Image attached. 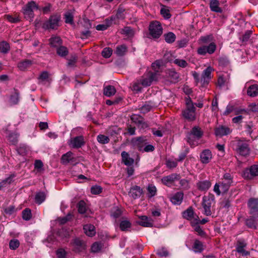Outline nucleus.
<instances>
[{
  "mask_svg": "<svg viewBox=\"0 0 258 258\" xmlns=\"http://www.w3.org/2000/svg\"><path fill=\"white\" fill-rule=\"evenodd\" d=\"M231 146L233 150L241 156L246 157L249 154L250 150L248 140L236 138L231 142Z\"/></svg>",
  "mask_w": 258,
  "mask_h": 258,
  "instance_id": "1",
  "label": "nucleus"
},
{
  "mask_svg": "<svg viewBox=\"0 0 258 258\" xmlns=\"http://www.w3.org/2000/svg\"><path fill=\"white\" fill-rule=\"evenodd\" d=\"M221 180L214 187V191L218 196H220L221 193L226 192L229 189L233 182V177L230 173H226Z\"/></svg>",
  "mask_w": 258,
  "mask_h": 258,
  "instance_id": "2",
  "label": "nucleus"
},
{
  "mask_svg": "<svg viewBox=\"0 0 258 258\" xmlns=\"http://www.w3.org/2000/svg\"><path fill=\"white\" fill-rule=\"evenodd\" d=\"M160 61L158 60L152 63L151 70H147L144 75V78L141 81H158L161 79Z\"/></svg>",
  "mask_w": 258,
  "mask_h": 258,
  "instance_id": "3",
  "label": "nucleus"
},
{
  "mask_svg": "<svg viewBox=\"0 0 258 258\" xmlns=\"http://www.w3.org/2000/svg\"><path fill=\"white\" fill-rule=\"evenodd\" d=\"M60 21L61 16L59 14H52L48 19L41 23V28L49 31L57 30L61 25Z\"/></svg>",
  "mask_w": 258,
  "mask_h": 258,
  "instance_id": "4",
  "label": "nucleus"
},
{
  "mask_svg": "<svg viewBox=\"0 0 258 258\" xmlns=\"http://www.w3.org/2000/svg\"><path fill=\"white\" fill-rule=\"evenodd\" d=\"M203 131L198 126L192 127L190 132L187 135V142L191 147H195L198 144L199 140L203 135Z\"/></svg>",
  "mask_w": 258,
  "mask_h": 258,
  "instance_id": "5",
  "label": "nucleus"
},
{
  "mask_svg": "<svg viewBox=\"0 0 258 258\" xmlns=\"http://www.w3.org/2000/svg\"><path fill=\"white\" fill-rule=\"evenodd\" d=\"M34 10H40V7L35 1L28 2L22 9L25 18L32 21L35 15Z\"/></svg>",
  "mask_w": 258,
  "mask_h": 258,
  "instance_id": "6",
  "label": "nucleus"
},
{
  "mask_svg": "<svg viewBox=\"0 0 258 258\" xmlns=\"http://www.w3.org/2000/svg\"><path fill=\"white\" fill-rule=\"evenodd\" d=\"M149 35L148 38L156 40L163 33V28L160 23L157 21L150 22L149 26Z\"/></svg>",
  "mask_w": 258,
  "mask_h": 258,
  "instance_id": "7",
  "label": "nucleus"
},
{
  "mask_svg": "<svg viewBox=\"0 0 258 258\" xmlns=\"http://www.w3.org/2000/svg\"><path fill=\"white\" fill-rule=\"evenodd\" d=\"M186 109L182 111L183 116L190 121L195 120L196 116L195 107L189 98H186Z\"/></svg>",
  "mask_w": 258,
  "mask_h": 258,
  "instance_id": "8",
  "label": "nucleus"
},
{
  "mask_svg": "<svg viewBox=\"0 0 258 258\" xmlns=\"http://www.w3.org/2000/svg\"><path fill=\"white\" fill-rule=\"evenodd\" d=\"M214 201L215 196L212 194H209L207 196L203 197L202 206L204 210V213L206 215L209 216L211 215V207Z\"/></svg>",
  "mask_w": 258,
  "mask_h": 258,
  "instance_id": "9",
  "label": "nucleus"
},
{
  "mask_svg": "<svg viewBox=\"0 0 258 258\" xmlns=\"http://www.w3.org/2000/svg\"><path fill=\"white\" fill-rule=\"evenodd\" d=\"M179 178V174L177 173H172L162 177L161 181L164 185L168 186H171L175 181L178 180Z\"/></svg>",
  "mask_w": 258,
  "mask_h": 258,
  "instance_id": "10",
  "label": "nucleus"
},
{
  "mask_svg": "<svg viewBox=\"0 0 258 258\" xmlns=\"http://www.w3.org/2000/svg\"><path fill=\"white\" fill-rule=\"evenodd\" d=\"M73 246V250L76 252H80L82 251L86 248L85 243L80 238H75L73 241L71 242Z\"/></svg>",
  "mask_w": 258,
  "mask_h": 258,
  "instance_id": "11",
  "label": "nucleus"
},
{
  "mask_svg": "<svg viewBox=\"0 0 258 258\" xmlns=\"http://www.w3.org/2000/svg\"><path fill=\"white\" fill-rule=\"evenodd\" d=\"M139 220L137 222L139 225L145 227H153L154 221L152 219L147 216H139Z\"/></svg>",
  "mask_w": 258,
  "mask_h": 258,
  "instance_id": "12",
  "label": "nucleus"
},
{
  "mask_svg": "<svg viewBox=\"0 0 258 258\" xmlns=\"http://www.w3.org/2000/svg\"><path fill=\"white\" fill-rule=\"evenodd\" d=\"M143 194V189L137 185L132 186L129 191V196L134 199L139 198Z\"/></svg>",
  "mask_w": 258,
  "mask_h": 258,
  "instance_id": "13",
  "label": "nucleus"
},
{
  "mask_svg": "<svg viewBox=\"0 0 258 258\" xmlns=\"http://www.w3.org/2000/svg\"><path fill=\"white\" fill-rule=\"evenodd\" d=\"M252 216L246 221V225L250 228L256 229L258 225V211L256 213H251Z\"/></svg>",
  "mask_w": 258,
  "mask_h": 258,
  "instance_id": "14",
  "label": "nucleus"
},
{
  "mask_svg": "<svg viewBox=\"0 0 258 258\" xmlns=\"http://www.w3.org/2000/svg\"><path fill=\"white\" fill-rule=\"evenodd\" d=\"M85 144L83 136H78L72 139L70 145L74 148H79Z\"/></svg>",
  "mask_w": 258,
  "mask_h": 258,
  "instance_id": "15",
  "label": "nucleus"
},
{
  "mask_svg": "<svg viewBox=\"0 0 258 258\" xmlns=\"http://www.w3.org/2000/svg\"><path fill=\"white\" fill-rule=\"evenodd\" d=\"M231 132V130L226 126L220 125L216 128L215 134L216 136L222 137L230 134Z\"/></svg>",
  "mask_w": 258,
  "mask_h": 258,
  "instance_id": "16",
  "label": "nucleus"
},
{
  "mask_svg": "<svg viewBox=\"0 0 258 258\" xmlns=\"http://www.w3.org/2000/svg\"><path fill=\"white\" fill-rule=\"evenodd\" d=\"M212 158V154L210 150H204L200 154L201 162L203 164H208Z\"/></svg>",
  "mask_w": 258,
  "mask_h": 258,
  "instance_id": "17",
  "label": "nucleus"
},
{
  "mask_svg": "<svg viewBox=\"0 0 258 258\" xmlns=\"http://www.w3.org/2000/svg\"><path fill=\"white\" fill-rule=\"evenodd\" d=\"M152 82H135L132 85V89L137 92L141 91L143 87L149 86Z\"/></svg>",
  "mask_w": 258,
  "mask_h": 258,
  "instance_id": "18",
  "label": "nucleus"
},
{
  "mask_svg": "<svg viewBox=\"0 0 258 258\" xmlns=\"http://www.w3.org/2000/svg\"><path fill=\"white\" fill-rule=\"evenodd\" d=\"M246 246V243L244 240H238L236 245V250L242 256H246L249 254V252L245 250L244 248Z\"/></svg>",
  "mask_w": 258,
  "mask_h": 258,
  "instance_id": "19",
  "label": "nucleus"
},
{
  "mask_svg": "<svg viewBox=\"0 0 258 258\" xmlns=\"http://www.w3.org/2000/svg\"><path fill=\"white\" fill-rule=\"evenodd\" d=\"M86 23V28L88 29L85 31H82L80 32V38L82 39H86L91 36V32L89 30L92 28V24L89 20L85 21Z\"/></svg>",
  "mask_w": 258,
  "mask_h": 258,
  "instance_id": "20",
  "label": "nucleus"
},
{
  "mask_svg": "<svg viewBox=\"0 0 258 258\" xmlns=\"http://www.w3.org/2000/svg\"><path fill=\"white\" fill-rule=\"evenodd\" d=\"M132 142L135 146H137L139 148L140 151H142L143 146L146 145L147 143L146 137L135 138L133 139Z\"/></svg>",
  "mask_w": 258,
  "mask_h": 258,
  "instance_id": "21",
  "label": "nucleus"
},
{
  "mask_svg": "<svg viewBox=\"0 0 258 258\" xmlns=\"http://www.w3.org/2000/svg\"><path fill=\"white\" fill-rule=\"evenodd\" d=\"M183 198V193L181 191H179L170 197V201L174 205H180Z\"/></svg>",
  "mask_w": 258,
  "mask_h": 258,
  "instance_id": "22",
  "label": "nucleus"
},
{
  "mask_svg": "<svg viewBox=\"0 0 258 258\" xmlns=\"http://www.w3.org/2000/svg\"><path fill=\"white\" fill-rule=\"evenodd\" d=\"M32 64V61L25 59L18 63L17 66L19 69L22 71H25L29 69Z\"/></svg>",
  "mask_w": 258,
  "mask_h": 258,
  "instance_id": "23",
  "label": "nucleus"
},
{
  "mask_svg": "<svg viewBox=\"0 0 258 258\" xmlns=\"http://www.w3.org/2000/svg\"><path fill=\"white\" fill-rule=\"evenodd\" d=\"M49 41L50 46L56 49L62 44V40L59 36L51 37L49 38Z\"/></svg>",
  "mask_w": 258,
  "mask_h": 258,
  "instance_id": "24",
  "label": "nucleus"
},
{
  "mask_svg": "<svg viewBox=\"0 0 258 258\" xmlns=\"http://www.w3.org/2000/svg\"><path fill=\"white\" fill-rule=\"evenodd\" d=\"M211 186V183L209 180L200 181L197 182V186L201 191H207Z\"/></svg>",
  "mask_w": 258,
  "mask_h": 258,
  "instance_id": "25",
  "label": "nucleus"
},
{
  "mask_svg": "<svg viewBox=\"0 0 258 258\" xmlns=\"http://www.w3.org/2000/svg\"><path fill=\"white\" fill-rule=\"evenodd\" d=\"M73 153L71 152H68L67 153L63 154L61 158V162L63 164H67L70 162H73L75 161V158L73 156Z\"/></svg>",
  "mask_w": 258,
  "mask_h": 258,
  "instance_id": "26",
  "label": "nucleus"
},
{
  "mask_svg": "<svg viewBox=\"0 0 258 258\" xmlns=\"http://www.w3.org/2000/svg\"><path fill=\"white\" fill-rule=\"evenodd\" d=\"M219 2L218 0H210V8L211 11L221 13L222 9L219 7Z\"/></svg>",
  "mask_w": 258,
  "mask_h": 258,
  "instance_id": "27",
  "label": "nucleus"
},
{
  "mask_svg": "<svg viewBox=\"0 0 258 258\" xmlns=\"http://www.w3.org/2000/svg\"><path fill=\"white\" fill-rule=\"evenodd\" d=\"M251 213H256L258 211V199H250L248 203Z\"/></svg>",
  "mask_w": 258,
  "mask_h": 258,
  "instance_id": "28",
  "label": "nucleus"
},
{
  "mask_svg": "<svg viewBox=\"0 0 258 258\" xmlns=\"http://www.w3.org/2000/svg\"><path fill=\"white\" fill-rule=\"evenodd\" d=\"M121 157L122 162L126 165L131 166L134 162V160L130 158L128 154L125 151L121 153Z\"/></svg>",
  "mask_w": 258,
  "mask_h": 258,
  "instance_id": "29",
  "label": "nucleus"
},
{
  "mask_svg": "<svg viewBox=\"0 0 258 258\" xmlns=\"http://www.w3.org/2000/svg\"><path fill=\"white\" fill-rule=\"evenodd\" d=\"M116 92V91L115 87L111 85H108L105 87L103 89L104 95L108 97L113 96Z\"/></svg>",
  "mask_w": 258,
  "mask_h": 258,
  "instance_id": "30",
  "label": "nucleus"
},
{
  "mask_svg": "<svg viewBox=\"0 0 258 258\" xmlns=\"http://www.w3.org/2000/svg\"><path fill=\"white\" fill-rule=\"evenodd\" d=\"M84 230L85 234L90 237L94 236L96 233L94 226L91 224L84 225Z\"/></svg>",
  "mask_w": 258,
  "mask_h": 258,
  "instance_id": "31",
  "label": "nucleus"
},
{
  "mask_svg": "<svg viewBox=\"0 0 258 258\" xmlns=\"http://www.w3.org/2000/svg\"><path fill=\"white\" fill-rule=\"evenodd\" d=\"M213 69L211 67H208L205 69L202 74V78L205 81L206 80H210L212 78V72Z\"/></svg>",
  "mask_w": 258,
  "mask_h": 258,
  "instance_id": "32",
  "label": "nucleus"
},
{
  "mask_svg": "<svg viewBox=\"0 0 258 258\" xmlns=\"http://www.w3.org/2000/svg\"><path fill=\"white\" fill-rule=\"evenodd\" d=\"M165 41L169 44L173 43L176 39V35L172 32H169L164 34Z\"/></svg>",
  "mask_w": 258,
  "mask_h": 258,
  "instance_id": "33",
  "label": "nucleus"
},
{
  "mask_svg": "<svg viewBox=\"0 0 258 258\" xmlns=\"http://www.w3.org/2000/svg\"><path fill=\"white\" fill-rule=\"evenodd\" d=\"M132 225L130 221L126 219H122L119 224V227L121 231H128Z\"/></svg>",
  "mask_w": 258,
  "mask_h": 258,
  "instance_id": "34",
  "label": "nucleus"
},
{
  "mask_svg": "<svg viewBox=\"0 0 258 258\" xmlns=\"http://www.w3.org/2000/svg\"><path fill=\"white\" fill-rule=\"evenodd\" d=\"M247 93L250 97H255L258 95V86L253 85L250 86L247 90Z\"/></svg>",
  "mask_w": 258,
  "mask_h": 258,
  "instance_id": "35",
  "label": "nucleus"
},
{
  "mask_svg": "<svg viewBox=\"0 0 258 258\" xmlns=\"http://www.w3.org/2000/svg\"><path fill=\"white\" fill-rule=\"evenodd\" d=\"M192 249L196 253L201 252L204 250V246L202 242L198 240H196L193 244Z\"/></svg>",
  "mask_w": 258,
  "mask_h": 258,
  "instance_id": "36",
  "label": "nucleus"
},
{
  "mask_svg": "<svg viewBox=\"0 0 258 258\" xmlns=\"http://www.w3.org/2000/svg\"><path fill=\"white\" fill-rule=\"evenodd\" d=\"M56 53L58 55L64 57L69 53V51L67 47L62 45L56 49Z\"/></svg>",
  "mask_w": 258,
  "mask_h": 258,
  "instance_id": "37",
  "label": "nucleus"
},
{
  "mask_svg": "<svg viewBox=\"0 0 258 258\" xmlns=\"http://www.w3.org/2000/svg\"><path fill=\"white\" fill-rule=\"evenodd\" d=\"M218 63L219 66L221 67H229L230 64V61L227 57L222 56L219 58Z\"/></svg>",
  "mask_w": 258,
  "mask_h": 258,
  "instance_id": "38",
  "label": "nucleus"
},
{
  "mask_svg": "<svg viewBox=\"0 0 258 258\" xmlns=\"http://www.w3.org/2000/svg\"><path fill=\"white\" fill-rule=\"evenodd\" d=\"M147 197L151 198L154 197L157 194V188L153 184H149L147 187Z\"/></svg>",
  "mask_w": 258,
  "mask_h": 258,
  "instance_id": "39",
  "label": "nucleus"
},
{
  "mask_svg": "<svg viewBox=\"0 0 258 258\" xmlns=\"http://www.w3.org/2000/svg\"><path fill=\"white\" fill-rule=\"evenodd\" d=\"M46 198V194L44 192H38L35 196V202L40 205L44 201Z\"/></svg>",
  "mask_w": 258,
  "mask_h": 258,
  "instance_id": "40",
  "label": "nucleus"
},
{
  "mask_svg": "<svg viewBox=\"0 0 258 258\" xmlns=\"http://www.w3.org/2000/svg\"><path fill=\"white\" fill-rule=\"evenodd\" d=\"M127 51V47L125 45L117 46L116 48L115 53L118 56H123Z\"/></svg>",
  "mask_w": 258,
  "mask_h": 258,
  "instance_id": "41",
  "label": "nucleus"
},
{
  "mask_svg": "<svg viewBox=\"0 0 258 258\" xmlns=\"http://www.w3.org/2000/svg\"><path fill=\"white\" fill-rule=\"evenodd\" d=\"M194 211L191 207L188 208L186 211L183 212V217L187 220H191L194 217Z\"/></svg>",
  "mask_w": 258,
  "mask_h": 258,
  "instance_id": "42",
  "label": "nucleus"
},
{
  "mask_svg": "<svg viewBox=\"0 0 258 258\" xmlns=\"http://www.w3.org/2000/svg\"><path fill=\"white\" fill-rule=\"evenodd\" d=\"M19 101V92L16 91L13 94H12L10 98L9 103L11 105L17 104Z\"/></svg>",
  "mask_w": 258,
  "mask_h": 258,
  "instance_id": "43",
  "label": "nucleus"
},
{
  "mask_svg": "<svg viewBox=\"0 0 258 258\" xmlns=\"http://www.w3.org/2000/svg\"><path fill=\"white\" fill-rule=\"evenodd\" d=\"M10 49L9 44L6 41H3L0 42V52L3 53H7Z\"/></svg>",
  "mask_w": 258,
  "mask_h": 258,
  "instance_id": "44",
  "label": "nucleus"
},
{
  "mask_svg": "<svg viewBox=\"0 0 258 258\" xmlns=\"http://www.w3.org/2000/svg\"><path fill=\"white\" fill-rule=\"evenodd\" d=\"M204 46H205L207 53L209 54H213L216 49V45L214 42H211L208 45H204Z\"/></svg>",
  "mask_w": 258,
  "mask_h": 258,
  "instance_id": "45",
  "label": "nucleus"
},
{
  "mask_svg": "<svg viewBox=\"0 0 258 258\" xmlns=\"http://www.w3.org/2000/svg\"><path fill=\"white\" fill-rule=\"evenodd\" d=\"M66 23L73 24L74 23V16L70 12H66L64 15Z\"/></svg>",
  "mask_w": 258,
  "mask_h": 258,
  "instance_id": "46",
  "label": "nucleus"
},
{
  "mask_svg": "<svg viewBox=\"0 0 258 258\" xmlns=\"http://www.w3.org/2000/svg\"><path fill=\"white\" fill-rule=\"evenodd\" d=\"M97 141L101 144H106L109 143V138L103 135H99L97 137Z\"/></svg>",
  "mask_w": 258,
  "mask_h": 258,
  "instance_id": "47",
  "label": "nucleus"
},
{
  "mask_svg": "<svg viewBox=\"0 0 258 258\" xmlns=\"http://www.w3.org/2000/svg\"><path fill=\"white\" fill-rule=\"evenodd\" d=\"M78 212L81 214H84L87 210V206L84 201H81L78 204Z\"/></svg>",
  "mask_w": 258,
  "mask_h": 258,
  "instance_id": "48",
  "label": "nucleus"
},
{
  "mask_svg": "<svg viewBox=\"0 0 258 258\" xmlns=\"http://www.w3.org/2000/svg\"><path fill=\"white\" fill-rule=\"evenodd\" d=\"M252 33V32L251 30L246 31L244 34L242 36V37L240 38V40L243 43L247 42L249 40Z\"/></svg>",
  "mask_w": 258,
  "mask_h": 258,
  "instance_id": "49",
  "label": "nucleus"
},
{
  "mask_svg": "<svg viewBox=\"0 0 258 258\" xmlns=\"http://www.w3.org/2000/svg\"><path fill=\"white\" fill-rule=\"evenodd\" d=\"M125 9L121 7H119L118 8L115 17L117 19H123L125 18Z\"/></svg>",
  "mask_w": 258,
  "mask_h": 258,
  "instance_id": "50",
  "label": "nucleus"
},
{
  "mask_svg": "<svg viewBox=\"0 0 258 258\" xmlns=\"http://www.w3.org/2000/svg\"><path fill=\"white\" fill-rule=\"evenodd\" d=\"M160 14L165 19H169L171 17L169 10L164 7L161 9Z\"/></svg>",
  "mask_w": 258,
  "mask_h": 258,
  "instance_id": "51",
  "label": "nucleus"
},
{
  "mask_svg": "<svg viewBox=\"0 0 258 258\" xmlns=\"http://www.w3.org/2000/svg\"><path fill=\"white\" fill-rule=\"evenodd\" d=\"M52 5L50 3H45V6L42 8L40 7V11H42L44 14H47L51 11Z\"/></svg>",
  "mask_w": 258,
  "mask_h": 258,
  "instance_id": "52",
  "label": "nucleus"
},
{
  "mask_svg": "<svg viewBox=\"0 0 258 258\" xmlns=\"http://www.w3.org/2000/svg\"><path fill=\"white\" fill-rule=\"evenodd\" d=\"M167 75L171 79L177 80L179 78V74L173 70H168L166 73Z\"/></svg>",
  "mask_w": 258,
  "mask_h": 258,
  "instance_id": "53",
  "label": "nucleus"
},
{
  "mask_svg": "<svg viewBox=\"0 0 258 258\" xmlns=\"http://www.w3.org/2000/svg\"><path fill=\"white\" fill-rule=\"evenodd\" d=\"M22 217L25 220H29L32 217L31 210L28 208L25 209L22 212Z\"/></svg>",
  "mask_w": 258,
  "mask_h": 258,
  "instance_id": "54",
  "label": "nucleus"
},
{
  "mask_svg": "<svg viewBox=\"0 0 258 258\" xmlns=\"http://www.w3.org/2000/svg\"><path fill=\"white\" fill-rule=\"evenodd\" d=\"M112 53V49L110 47L104 48L102 51V55L106 58L110 57Z\"/></svg>",
  "mask_w": 258,
  "mask_h": 258,
  "instance_id": "55",
  "label": "nucleus"
},
{
  "mask_svg": "<svg viewBox=\"0 0 258 258\" xmlns=\"http://www.w3.org/2000/svg\"><path fill=\"white\" fill-rule=\"evenodd\" d=\"M5 18L9 22L12 23H17L20 21V19L18 17H14L10 14L5 15Z\"/></svg>",
  "mask_w": 258,
  "mask_h": 258,
  "instance_id": "56",
  "label": "nucleus"
},
{
  "mask_svg": "<svg viewBox=\"0 0 258 258\" xmlns=\"http://www.w3.org/2000/svg\"><path fill=\"white\" fill-rule=\"evenodd\" d=\"M20 245L19 241L16 239H13L10 240L9 242V246L11 249L15 250L17 249Z\"/></svg>",
  "mask_w": 258,
  "mask_h": 258,
  "instance_id": "57",
  "label": "nucleus"
},
{
  "mask_svg": "<svg viewBox=\"0 0 258 258\" xmlns=\"http://www.w3.org/2000/svg\"><path fill=\"white\" fill-rule=\"evenodd\" d=\"M174 63L178 66L184 68L187 66V62L184 59H175Z\"/></svg>",
  "mask_w": 258,
  "mask_h": 258,
  "instance_id": "58",
  "label": "nucleus"
},
{
  "mask_svg": "<svg viewBox=\"0 0 258 258\" xmlns=\"http://www.w3.org/2000/svg\"><path fill=\"white\" fill-rule=\"evenodd\" d=\"M166 165L169 168H173L177 166V162L176 160H173L171 159H167L166 161Z\"/></svg>",
  "mask_w": 258,
  "mask_h": 258,
  "instance_id": "59",
  "label": "nucleus"
},
{
  "mask_svg": "<svg viewBox=\"0 0 258 258\" xmlns=\"http://www.w3.org/2000/svg\"><path fill=\"white\" fill-rule=\"evenodd\" d=\"M122 33L127 36H132L134 35V31L130 27H125L121 30Z\"/></svg>",
  "mask_w": 258,
  "mask_h": 258,
  "instance_id": "60",
  "label": "nucleus"
},
{
  "mask_svg": "<svg viewBox=\"0 0 258 258\" xmlns=\"http://www.w3.org/2000/svg\"><path fill=\"white\" fill-rule=\"evenodd\" d=\"M101 245L98 242L94 243L91 246V251L93 252H98L101 249Z\"/></svg>",
  "mask_w": 258,
  "mask_h": 258,
  "instance_id": "61",
  "label": "nucleus"
},
{
  "mask_svg": "<svg viewBox=\"0 0 258 258\" xmlns=\"http://www.w3.org/2000/svg\"><path fill=\"white\" fill-rule=\"evenodd\" d=\"M102 188L100 186H93L91 188V192L93 195H98L102 192Z\"/></svg>",
  "mask_w": 258,
  "mask_h": 258,
  "instance_id": "62",
  "label": "nucleus"
},
{
  "mask_svg": "<svg viewBox=\"0 0 258 258\" xmlns=\"http://www.w3.org/2000/svg\"><path fill=\"white\" fill-rule=\"evenodd\" d=\"M249 172L251 175L252 176H257L258 175V165H252L249 169Z\"/></svg>",
  "mask_w": 258,
  "mask_h": 258,
  "instance_id": "63",
  "label": "nucleus"
},
{
  "mask_svg": "<svg viewBox=\"0 0 258 258\" xmlns=\"http://www.w3.org/2000/svg\"><path fill=\"white\" fill-rule=\"evenodd\" d=\"M230 79V73L224 72L219 77L218 81H228Z\"/></svg>",
  "mask_w": 258,
  "mask_h": 258,
  "instance_id": "64",
  "label": "nucleus"
}]
</instances>
